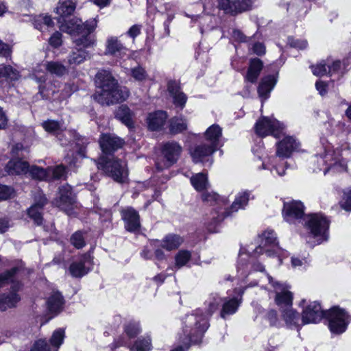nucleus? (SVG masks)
<instances>
[{"mask_svg": "<svg viewBox=\"0 0 351 351\" xmlns=\"http://www.w3.org/2000/svg\"><path fill=\"white\" fill-rule=\"evenodd\" d=\"M63 305V297L58 291H53L47 298V306L51 313L58 314L62 311Z\"/></svg>", "mask_w": 351, "mask_h": 351, "instance_id": "7c9ffc66", "label": "nucleus"}, {"mask_svg": "<svg viewBox=\"0 0 351 351\" xmlns=\"http://www.w3.org/2000/svg\"><path fill=\"white\" fill-rule=\"evenodd\" d=\"M193 334H189V332H184V324L182 323V334L179 335V343L180 345L174 349H173L171 351H186L189 349L191 343H199L201 342L202 339H200L198 341H193V339H194Z\"/></svg>", "mask_w": 351, "mask_h": 351, "instance_id": "4c0bfd02", "label": "nucleus"}, {"mask_svg": "<svg viewBox=\"0 0 351 351\" xmlns=\"http://www.w3.org/2000/svg\"><path fill=\"white\" fill-rule=\"evenodd\" d=\"M263 62L260 59H252L245 76L246 80L252 83L255 82L263 69Z\"/></svg>", "mask_w": 351, "mask_h": 351, "instance_id": "e433bc0d", "label": "nucleus"}, {"mask_svg": "<svg viewBox=\"0 0 351 351\" xmlns=\"http://www.w3.org/2000/svg\"><path fill=\"white\" fill-rule=\"evenodd\" d=\"M76 8V0H60L56 13L61 17L71 15Z\"/></svg>", "mask_w": 351, "mask_h": 351, "instance_id": "f704fd0d", "label": "nucleus"}, {"mask_svg": "<svg viewBox=\"0 0 351 351\" xmlns=\"http://www.w3.org/2000/svg\"><path fill=\"white\" fill-rule=\"evenodd\" d=\"M62 43V34L59 32H54L49 39V44L53 48L59 47Z\"/></svg>", "mask_w": 351, "mask_h": 351, "instance_id": "bf43d9fd", "label": "nucleus"}, {"mask_svg": "<svg viewBox=\"0 0 351 351\" xmlns=\"http://www.w3.org/2000/svg\"><path fill=\"white\" fill-rule=\"evenodd\" d=\"M50 180L62 178L65 174V167L58 165L55 167H49Z\"/></svg>", "mask_w": 351, "mask_h": 351, "instance_id": "4d7b16f0", "label": "nucleus"}, {"mask_svg": "<svg viewBox=\"0 0 351 351\" xmlns=\"http://www.w3.org/2000/svg\"><path fill=\"white\" fill-rule=\"evenodd\" d=\"M28 152V148L21 143H16L12 147V154L16 158L10 160L5 167V171L8 174L20 175L28 172V163L19 158L24 157Z\"/></svg>", "mask_w": 351, "mask_h": 351, "instance_id": "4468645a", "label": "nucleus"}, {"mask_svg": "<svg viewBox=\"0 0 351 351\" xmlns=\"http://www.w3.org/2000/svg\"><path fill=\"white\" fill-rule=\"evenodd\" d=\"M324 316L328 319L329 328L331 332L337 335L344 332L351 321V316L345 309L339 306L331 308L324 313Z\"/></svg>", "mask_w": 351, "mask_h": 351, "instance_id": "f8f14e48", "label": "nucleus"}, {"mask_svg": "<svg viewBox=\"0 0 351 351\" xmlns=\"http://www.w3.org/2000/svg\"><path fill=\"white\" fill-rule=\"evenodd\" d=\"M235 291L237 295L225 300L223 304L221 311V317L223 318H225L226 315L234 314L238 309L244 291L241 289H236Z\"/></svg>", "mask_w": 351, "mask_h": 351, "instance_id": "393cba45", "label": "nucleus"}, {"mask_svg": "<svg viewBox=\"0 0 351 351\" xmlns=\"http://www.w3.org/2000/svg\"><path fill=\"white\" fill-rule=\"evenodd\" d=\"M127 49L121 43L117 37H110L106 41V54L121 56L125 53Z\"/></svg>", "mask_w": 351, "mask_h": 351, "instance_id": "473e14b6", "label": "nucleus"}, {"mask_svg": "<svg viewBox=\"0 0 351 351\" xmlns=\"http://www.w3.org/2000/svg\"><path fill=\"white\" fill-rule=\"evenodd\" d=\"M124 331L130 338L136 337L141 332L140 323L134 320L128 322L125 324Z\"/></svg>", "mask_w": 351, "mask_h": 351, "instance_id": "09e8293b", "label": "nucleus"}, {"mask_svg": "<svg viewBox=\"0 0 351 351\" xmlns=\"http://www.w3.org/2000/svg\"><path fill=\"white\" fill-rule=\"evenodd\" d=\"M18 269L12 268L0 274V311H5L8 308L16 306L21 297L17 291L21 289V284L15 280V274Z\"/></svg>", "mask_w": 351, "mask_h": 351, "instance_id": "20e7f679", "label": "nucleus"}, {"mask_svg": "<svg viewBox=\"0 0 351 351\" xmlns=\"http://www.w3.org/2000/svg\"><path fill=\"white\" fill-rule=\"evenodd\" d=\"M98 169H101L114 181L123 183L128 177L127 164L124 160L112 157L101 158L98 162Z\"/></svg>", "mask_w": 351, "mask_h": 351, "instance_id": "0eeeda50", "label": "nucleus"}, {"mask_svg": "<svg viewBox=\"0 0 351 351\" xmlns=\"http://www.w3.org/2000/svg\"><path fill=\"white\" fill-rule=\"evenodd\" d=\"M342 208L347 211H351V188L343 191V195L340 202Z\"/></svg>", "mask_w": 351, "mask_h": 351, "instance_id": "13d9d810", "label": "nucleus"}, {"mask_svg": "<svg viewBox=\"0 0 351 351\" xmlns=\"http://www.w3.org/2000/svg\"><path fill=\"white\" fill-rule=\"evenodd\" d=\"M191 258V254L188 250H180L175 256L176 267L181 268L186 265Z\"/></svg>", "mask_w": 351, "mask_h": 351, "instance_id": "8fccbe9b", "label": "nucleus"}, {"mask_svg": "<svg viewBox=\"0 0 351 351\" xmlns=\"http://www.w3.org/2000/svg\"><path fill=\"white\" fill-rule=\"evenodd\" d=\"M187 123L182 117H173L170 120L169 131L171 134H178L186 130Z\"/></svg>", "mask_w": 351, "mask_h": 351, "instance_id": "c03bdc74", "label": "nucleus"}, {"mask_svg": "<svg viewBox=\"0 0 351 351\" xmlns=\"http://www.w3.org/2000/svg\"><path fill=\"white\" fill-rule=\"evenodd\" d=\"M121 218L124 221L125 228L129 232H135L141 227L138 213L132 207H127L121 210Z\"/></svg>", "mask_w": 351, "mask_h": 351, "instance_id": "4be33fe9", "label": "nucleus"}, {"mask_svg": "<svg viewBox=\"0 0 351 351\" xmlns=\"http://www.w3.org/2000/svg\"><path fill=\"white\" fill-rule=\"evenodd\" d=\"M232 36L237 41H239V42H245V37L240 30L233 29L232 32Z\"/></svg>", "mask_w": 351, "mask_h": 351, "instance_id": "774afa93", "label": "nucleus"}, {"mask_svg": "<svg viewBox=\"0 0 351 351\" xmlns=\"http://www.w3.org/2000/svg\"><path fill=\"white\" fill-rule=\"evenodd\" d=\"M152 340L149 337L138 338L130 348V351H151Z\"/></svg>", "mask_w": 351, "mask_h": 351, "instance_id": "37998d69", "label": "nucleus"}, {"mask_svg": "<svg viewBox=\"0 0 351 351\" xmlns=\"http://www.w3.org/2000/svg\"><path fill=\"white\" fill-rule=\"evenodd\" d=\"M45 69L51 75L62 77L69 73L68 69L59 61H48L45 64Z\"/></svg>", "mask_w": 351, "mask_h": 351, "instance_id": "ea45409f", "label": "nucleus"}, {"mask_svg": "<svg viewBox=\"0 0 351 351\" xmlns=\"http://www.w3.org/2000/svg\"><path fill=\"white\" fill-rule=\"evenodd\" d=\"M218 7L225 13L236 15L250 9L255 0H217Z\"/></svg>", "mask_w": 351, "mask_h": 351, "instance_id": "a211bd4d", "label": "nucleus"}, {"mask_svg": "<svg viewBox=\"0 0 351 351\" xmlns=\"http://www.w3.org/2000/svg\"><path fill=\"white\" fill-rule=\"evenodd\" d=\"M276 82V75H268L261 80L258 87V93L262 101L269 98L270 93L274 88Z\"/></svg>", "mask_w": 351, "mask_h": 351, "instance_id": "a878e982", "label": "nucleus"}, {"mask_svg": "<svg viewBox=\"0 0 351 351\" xmlns=\"http://www.w3.org/2000/svg\"><path fill=\"white\" fill-rule=\"evenodd\" d=\"M280 251L276 233L272 230H267L260 236L259 245L252 252H245L243 249L241 250L237 266V271L241 276L250 274L251 270L266 273L265 267L256 261V256L264 252L268 256L278 255Z\"/></svg>", "mask_w": 351, "mask_h": 351, "instance_id": "f257e3e1", "label": "nucleus"}, {"mask_svg": "<svg viewBox=\"0 0 351 351\" xmlns=\"http://www.w3.org/2000/svg\"><path fill=\"white\" fill-rule=\"evenodd\" d=\"M282 136V139L276 143V154L269 157L267 161H264L262 165V168L264 169H269V165H271L279 176L285 175V169L284 166H280L277 162L280 159L283 160L291 157L295 152L300 151V143L294 136H285V134Z\"/></svg>", "mask_w": 351, "mask_h": 351, "instance_id": "423d86ee", "label": "nucleus"}, {"mask_svg": "<svg viewBox=\"0 0 351 351\" xmlns=\"http://www.w3.org/2000/svg\"><path fill=\"white\" fill-rule=\"evenodd\" d=\"M30 351H51L45 339H39L35 342Z\"/></svg>", "mask_w": 351, "mask_h": 351, "instance_id": "e2e57ef3", "label": "nucleus"}, {"mask_svg": "<svg viewBox=\"0 0 351 351\" xmlns=\"http://www.w3.org/2000/svg\"><path fill=\"white\" fill-rule=\"evenodd\" d=\"M183 242V239L177 234H168L161 241L162 247L168 251L177 249Z\"/></svg>", "mask_w": 351, "mask_h": 351, "instance_id": "a19ab883", "label": "nucleus"}, {"mask_svg": "<svg viewBox=\"0 0 351 351\" xmlns=\"http://www.w3.org/2000/svg\"><path fill=\"white\" fill-rule=\"evenodd\" d=\"M182 150V147L176 142L171 141L165 143L162 147L164 159L156 162L157 169L162 171L172 166L177 162Z\"/></svg>", "mask_w": 351, "mask_h": 351, "instance_id": "2eb2a0df", "label": "nucleus"}, {"mask_svg": "<svg viewBox=\"0 0 351 351\" xmlns=\"http://www.w3.org/2000/svg\"><path fill=\"white\" fill-rule=\"evenodd\" d=\"M280 311L282 317L289 328H298L300 326L299 315L292 306L282 309Z\"/></svg>", "mask_w": 351, "mask_h": 351, "instance_id": "2f4dec72", "label": "nucleus"}, {"mask_svg": "<svg viewBox=\"0 0 351 351\" xmlns=\"http://www.w3.org/2000/svg\"><path fill=\"white\" fill-rule=\"evenodd\" d=\"M96 92L94 99L102 106H110L125 100L129 96L127 88L119 87L111 73L106 70L99 71L95 76Z\"/></svg>", "mask_w": 351, "mask_h": 351, "instance_id": "f03ea898", "label": "nucleus"}, {"mask_svg": "<svg viewBox=\"0 0 351 351\" xmlns=\"http://www.w3.org/2000/svg\"><path fill=\"white\" fill-rule=\"evenodd\" d=\"M252 51L258 56H261L265 52V47L261 43H254L252 47Z\"/></svg>", "mask_w": 351, "mask_h": 351, "instance_id": "338daca9", "label": "nucleus"}, {"mask_svg": "<svg viewBox=\"0 0 351 351\" xmlns=\"http://www.w3.org/2000/svg\"><path fill=\"white\" fill-rule=\"evenodd\" d=\"M28 172H29V174L34 179L39 180H50L49 167L45 169L39 167L32 166L29 169L28 168Z\"/></svg>", "mask_w": 351, "mask_h": 351, "instance_id": "a18cd8bd", "label": "nucleus"}, {"mask_svg": "<svg viewBox=\"0 0 351 351\" xmlns=\"http://www.w3.org/2000/svg\"><path fill=\"white\" fill-rule=\"evenodd\" d=\"M204 137L206 143L217 149L220 146L222 128L217 124H213L204 132Z\"/></svg>", "mask_w": 351, "mask_h": 351, "instance_id": "cd10ccee", "label": "nucleus"}, {"mask_svg": "<svg viewBox=\"0 0 351 351\" xmlns=\"http://www.w3.org/2000/svg\"><path fill=\"white\" fill-rule=\"evenodd\" d=\"M74 48L67 56V64L75 66L83 63L88 57V49L94 45L93 36L83 35L82 38L75 36L73 38Z\"/></svg>", "mask_w": 351, "mask_h": 351, "instance_id": "1a4fd4ad", "label": "nucleus"}, {"mask_svg": "<svg viewBox=\"0 0 351 351\" xmlns=\"http://www.w3.org/2000/svg\"><path fill=\"white\" fill-rule=\"evenodd\" d=\"M53 204L67 215L74 214V209L77 208V203L71 186L66 184L59 189V196L53 201Z\"/></svg>", "mask_w": 351, "mask_h": 351, "instance_id": "dca6fc26", "label": "nucleus"}, {"mask_svg": "<svg viewBox=\"0 0 351 351\" xmlns=\"http://www.w3.org/2000/svg\"><path fill=\"white\" fill-rule=\"evenodd\" d=\"M167 119V113L162 110L149 113L147 118V123L149 129L153 131L160 130L165 125Z\"/></svg>", "mask_w": 351, "mask_h": 351, "instance_id": "c756f323", "label": "nucleus"}, {"mask_svg": "<svg viewBox=\"0 0 351 351\" xmlns=\"http://www.w3.org/2000/svg\"><path fill=\"white\" fill-rule=\"evenodd\" d=\"M71 243L78 249L85 245L84 237L81 231L75 232L71 237Z\"/></svg>", "mask_w": 351, "mask_h": 351, "instance_id": "6e6d98bb", "label": "nucleus"}, {"mask_svg": "<svg viewBox=\"0 0 351 351\" xmlns=\"http://www.w3.org/2000/svg\"><path fill=\"white\" fill-rule=\"evenodd\" d=\"M141 32V25H132L127 32L126 34L133 38L135 39L136 36H138Z\"/></svg>", "mask_w": 351, "mask_h": 351, "instance_id": "69168bd1", "label": "nucleus"}, {"mask_svg": "<svg viewBox=\"0 0 351 351\" xmlns=\"http://www.w3.org/2000/svg\"><path fill=\"white\" fill-rule=\"evenodd\" d=\"M202 199L204 202L213 204L214 202H217L218 195L213 191H205L202 195Z\"/></svg>", "mask_w": 351, "mask_h": 351, "instance_id": "680f3d73", "label": "nucleus"}, {"mask_svg": "<svg viewBox=\"0 0 351 351\" xmlns=\"http://www.w3.org/2000/svg\"><path fill=\"white\" fill-rule=\"evenodd\" d=\"M13 189L5 185H0V201L5 200L11 197Z\"/></svg>", "mask_w": 351, "mask_h": 351, "instance_id": "0e129e2a", "label": "nucleus"}, {"mask_svg": "<svg viewBox=\"0 0 351 351\" xmlns=\"http://www.w3.org/2000/svg\"><path fill=\"white\" fill-rule=\"evenodd\" d=\"M65 337L64 330L62 328L56 330L50 339V343L55 348V351H58V348L62 344Z\"/></svg>", "mask_w": 351, "mask_h": 351, "instance_id": "de8ad7c7", "label": "nucleus"}, {"mask_svg": "<svg viewBox=\"0 0 351 351\" xmlns=\"http://www.w3.org/2000/svg\"><path fill=\"white\" fill-rule=\"evenodd\" d=\"M328 75L330 77L339 78L346 72V67L338 60L328 58Z\"/></svg>", "mask_w": 351, "mask_h": 351, "instance_id": "58836bf2", "label": "nucleus"}, {"mask_svg": "<svg viewBox=\"0 0 351 351\" xmlns=\"http://www.w3.org/2000/svg\"><path fill=\"white\" fill-rule=\"evenodd\" d=\"M261 281L264 282L265 280L274 289L276 292L275 302L280 308V310L292 306L293 294L289 291V287L287 284L280 283L274 281L273 278L267 273L262 274Z\"/></svg>", "mask_w": 351, "mask_h": 351, "instance_id": "9b49d317", "label": "nucleus"}, {"mask_svg": "<svg viewBox=\"0 0 351 351\" xmlns=\"http://www.w3.org/2000/svg\"><path fill=\"white\" fill-rule=\"evenodd\" d=\"M257 135L265 137L271 135L275 138H280L284 135L285 125L273 117H262L255 125Z\"/></svg>", "mask_w": 351, "mask_h": 351, "instance_id": "ddd939ff", "label": "nucleus"}, {"mask_svg": "<svg viewBox=\"0 0 351 351\" xmlns=\"http://www.w3.org/2000/svg\"><path fill=\"white\" fill-rule=\"evenodd\" d=\"M97 20L96 18L86 21L84 24L82 20L73 18L62 23L60 28L62 32L69 34L73 39L75 36L82 38L83 35L91 36L90 34L97 27Z\"/></svg>", "mask_w": 351, "mask_h": 351, "instance_id": "9d476101", "label": "nucleus"}, {"mask_svg": "<svg viewBox=\"0 0 351 351\" xmlns=\"http://www.w3.org/2000/svg\"><path fill=\"white\" fill-rule=\"evenodd\" d=\"M289 45L299 49H304L306 48L308 43L305 40L294 39L293 38H288Z\"/></svg>", "mask_w": 351, "mask_h": 351, "instance_id": "052dcab7", "label": "nucleus"}, {"mask_svg": "<svg viewBox=\"0 0 351 351\" xmlns=\"http://www.w3.org/2000/svg\"><path fill=\"white\" fill-rule=\"evenodd\" d=\"M193 186L198 191L207 190L209 187L207 175L204 173H198L191 178Z\"/></svg>", "mask_w": 351, "mask_h": 351, "instance_id": "79ce46f5", "label": "nucleus"}, {"mask_svg": "<svg viewBox=\"0 0 351 351\" xmlns=\"http://www.w3.org/2000/svg\"><path fill=\"white\" fill-rule=\"evenodd\" d=\"M99 145L102 152L105 154H110L123 145V141L114 134H102L99 139Z\"/></svg>", "mask_w": 351, "mask_h": 351, "instance_id": "b1692460", "label": "nucleus"}, {"mask_svg": "<svg viewBox=\"0 0 351 351\" xmlns=\"http://www.w3.org/2000/svg\"><path fill=\"white\" fill-rule=\"evenodd\" d=\"M312 72L315 75L317 76H323L325 75H328V62L327 59L326 60H323L316 64L315 66H312Z\"/></svg>", "mask_w": 351, "mask_h": 351, "instance_id": "5fc2aeb1", "label": "nucleus"}, {"mask_svg": "<svg viewBox=\"0 0 351 351\" xmlns=\"http://www.w3.org/2000/svg\"><path fill=\"white\" fill-rule=\"evenodd\" d=\"M303 221L311 235L317 239L319 243L326 241L328 237V219L321 213L307 215Z\"/></svg>", "mask_w": 351, "mask_h": 351, "instance_id": "6e6552de", "label": "nucleus"}, {"mask_svg": "<svg viewBox=\"0 0 351 351\" xmlns=\"http://www.w3.org/2000/svg\"><path fill=\"white\" fill-rule=\"evenodd\" d=\"M46 203V197L42 193H39L38 195L35 197L34 204L27 210L28 216L37 225H41L43 223V207Z\"/></svg>", "mask_w": 351, "mask_h": 351, "instance_id": "5701e85b", "label": "nucleus"}, {"mask_svg": "<svg viewBox=\"0 0 351 351\" xmlns=\"http://www.w3.org/2000/svg\"><path fill=\"white\" fill-rule=\"evenodd\" d=\"M131 76L138 82H143L148 79V74L145 69L140 66H136L130 69Z\"/></svg>", "mask_w": 351, "mask_h": 351, "instance_id": "3c124183", "label": "nucleus"}, {"mask_svg": "<svg viewBox=\"0 0 351 351\" xmlns=\"http://www.w3.org/2000/svg\"><path fill=\"white\" fill-rule=\"evenodd\" d=\"M250 197V191H241L239 192L230 208L226 212H221L217 217H213L215 222L219 223L221 221L226 217L231 215L232 213L237 212L240 209H244L247 205Z\"/></svg>", "mask_w": 351, "mask_h": 351, "instance_id": "aec40b11", "label": "nucleus"}, {"mask_svg": "<svg viewBox=\"0 0 351 351\" xmlns=\"http://www.w3.org/2000/svg\"><path fill=\"white\" fill-rule=\"evenodd\" d=\"M222 302L217 293L211 294L205 301L206 312L200 308L196 309L193 313L186 315L182 320L184 324V332L193 334L195 342L202 339L204 332L209 327L208 317L218 308Z\"/></svg>", "mask_w": 351, "mask_h": 351, "instance_id": "7ed1b4c3", "label": "nucleus"}, {"mask_svg": "<svg viewBox=\"0 0 351 351\" xmlns=\"http://www.w3.org/2000/svg\"><path fill=\"white\" fill-rule=\"evenodd\" d=\"M304 208L303 204L300 201L285 202L282 209L284 219L289 223H295L300 221L304 217Z\"/></svg>", "mask_w": 351, "mask_h": 351, "instance_id": "f3484780", "label": "nucleus"}, {"mask_svg": "<svg viewBox=\"0 0 351 351\" xmlns=\"http://www.w3.org/2000/svg\"><path fill=\"white\" fill-rule=\"evenodd\" d=\"M19 77L18 71L8 64H0V84L14 81Z\"/></svg>", "mask_w": 351, "mask_h": 351, "instance_id": "72a5a7b5", "label": "nucleus"}, {"mask_svg": "<svg viewBox=\"0 0 351 351\" xmlns=\"http://www.w3.org/2000/svg\"><path fill=\"white\" fill-rule=\"evenodd\" d=\"M43 128L48 132L57 133L62 130V125L58 121L47 120L42 124Z\"/></svg>", "mask_w": 351, "mask_h": 351, "instance_id": "603ef678", "label": "nucleus"}, {"mask_svg": "<svg viewBox=\"0 0 351 351\" xmlns=\"http://www.w3.org/2000/svg\"><path fill=\"white\" fill-rule=\"evenodd\" d=\"M168 91L173 98V104L182 109L187 100L186 95L180 91L179 83L171 80L168 82Z\"/></svg>", "mask_w": 351, "mask_h": 351, "instance_id": "bb28decb", "label": "nucleus"}, {"mask_svg": "<svg viewBox=\"0 0 351 351\" xmlns=\"http://www.w3.org/2000/svg\"><path fill=\"white\" fill-rule=\"evenodd\" d=\"M348 154L349 145L347 143L342 145L341 150L337 147L335 149L331 144L328 143L324 147V154L316 156L318 169L322 170L326 175L327 173L343 172L346 170V162L343 157V153Z\"/></svg>", "mask_w": 351, "mask_h": 351, "instance_id": "39448f33", "label": "nucleus"}, {"mask_svg": "<svg viewBox=\"0 0 351 351\" xmlns=\"http://www.w3.org/2000/svg\"><path fill=\"white\" fill-rule=\"evenodd\" d=\"M265 319L269 322L271 327L279 328L281 326V322L278 317L277 312L274 310L269 311L265 315Z\"/></svg>", "mask_w": 351, "mask_h": 351, "instance_id": "864d4df0", "label": "nucleus"}, {"mask_svg": "<svg viewBox=\"0 0 351 351\" xmlns=\"http://www.w3.org/2000/svg\"><path fill=\"white\" fill-rule=\"evenodd\" d=\"M320 304L317 302H311L304 306L302 313V325L316 324L319 322L324 317Z\"/></svg>", "mask_w": 351, "mask_h": 351, "instance_id": "6ab92c4d", "label": "nucleus"}, {"mask_svg": "<svg viewBox=\"0 0 351 351\" xmlns=\"http://www.w3.org/2000/svg\"><path fill=\"white\" fill-rule=\"evenodd\" d=\"M92 266V258L90 254L80 256L69 267V272L73 277L81 278L86 275Z\"/></svg>", "mask_w": 351, "mask_h": 351, "instance_id": "412c9836", "label": "nucleus"}, {"mask_svg": "<svg viewBox=\"0 0 351 351\" xmlns=\"http://www.w3.org/2000/svg\"><path fill=\"white\" fill-rule=\"evenodd\" d=\"M217 149L207 143H204L194 147L191 155L195 162H203L206 157L211 156Z\"/></svg>", "mask_w": 351, "mask_h": 351, "instance_id": "c85d7f7f", "label": "nucleus"}, {"mask_svg": "<svg viewBox=\"0 0 351 351\" xmlns=\"http://www.w3.org/2000/svg\"><path fill=\"white\" fill-rule=\"evenodd\" d=\"M53 22L51 16L47 15L36 16L34 19V25L37 29L43 32L45 27L52 26Z\"/></svg>", "mask_w": 351, "mask_h": 351, "instance_id": "49530a36", "label": "nucleus"}, {"mask_svg": "<svg viewBox=\"0 0 351 351\" xmlns=\"http://www.w3.org/2000/svg\"><path fill=\"white\" fill-rule=\"evenodd\" d=\"M116 118L120 120L129 128L133 126L134 113L125 105H122L118 108L115 113Z\"/></svg>", "mask_w": 351, "mask_h": 351, "instance_id": "c9c22d12", "label": "nucleus"}]
</instances>
